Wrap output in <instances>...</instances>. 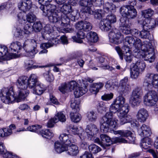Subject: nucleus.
Returning <instances> with one entry per match:
<instances>
[{"label":"nucleus","instance_id":"1","mask_svg":"<svg viewBox=\"0 0 158 158\" xmlns=\"http://www.w3.org/2000/svg\"><path fill=\"white\" fill-rule=\"evenodd\" d=\"M28 80L26 76H21L17 80L16 85L20 90L17 97L15 96L12 87L9 89L8 88L2 89L0 94L1 100L6 104H10L14 103L15 101L19 102L24 100L29 94V91L26 89L28 86Z\"/></svg>","mask_w":158,"mask_h":158},{"label":"nucleus","instance_id":"2","mask_svg":"<svg viewBox=\"0 0 158 158\" xmlns=\"http://www.w3.org/2000/svg\"><path fill=\"white\" fill-rule=\"evenodd\" d=\"M103 11L109 14L106 19L102 20L100 23V28L102 31H108L110 29L112 25L116 22V17L113 13L115 12V5L108 2L106 3L103 6Z\"/></svg>","mask_w":158,"mask_h":158},{"label":"nucleus","instance_id":"3","mask_svg":"<svg viewBox=\"0 0 158 158\" xmlns=\"http://www.w3.org/2000/svg\"><path fill=\"white\" fill-rule=\"evenodd\" d=\"M123 45L130 47V46H133L135 48V52L140 53L143 51L147 50L146 46L148 45L150 42L148 41H145L142 43L139 39L131 36L126 37L123 40Z\"/></svg>","mask_w":158,"mask_h":158},{"label":"nucleus","instance_id":"4","mask_svg":"<svg viewBox=\"0 0 158 158\" xmlns=\"http://www.w3.org/2000/svg\"><path fill=\"white\" fill-rule=\"evenodd\" d=\"M59 139L61 141L67 146H69L67 153L72 156H76L79 152L78 148L77 145L74 144L76 142V140L72 135L66 134L60 135Z\"/></svg>","mask_w":158,"mask_h":158},{"label":"nucleus","instance_id":"5","mask_svg":"<svg viewBox=\"0 0 158 158\" xmlns=\"http://www.w3.org/2000/svg\"><path fill=\"white\" fill-rule=\"evenodd\" d=\"M113 113L110 111L107 112L101 120V130L104 132H107L109 128H115L118 125V121L113 118Z\"/></svg>","mask_w":158,"mask_h":158},{"label":"nucleus","instance_id":"6","mask_svg":"<svg viewBox=\"0 0 158 158\" xmlns=\"http://www.w3.org/2000/svg\"><path fill=\"white\" fill-rule=\"evenodd\" d=\"M60 11L62 13L61 15L62 23L64 24L68 25L70 20L75 21L77 12L73 10L70 5H64L60 8Z\"/></svg>","mask_w":158,"mask_h":158},{"label":"nucleus","instance_id":"7","mask_svg":"<svg viewBox=\"0 0 158 158\" xmlns=\"http://www.w3.org/2000/svg\"><path fill=\"white\" fill-rule=\"evenodd\" d=\"M53 29L51 25H47L43 29L42 32V34L43 37L44 39H47L49 40H52V43L49 42L44 43L41 44L40 45V47L42 48H48L52 47L54 44H56V42L57 43L58 40L57 39H54L53 36Z\"/></svg>","mask_w":158,"mask_h":158},{"label":"nucleus","instance_id":"8","mask_svg":"<svg viewBox=\"0 0 158 158\" xmlns=\"http://www.w3.org/2000/svg\"><path fill=\"white\" fill-rule=\"evenodd\" d=\"M103 2L104 0H80L79 5L81 7L80 11L81 13L92 14L93 13V2L96 6H100Z\"/></svg>","mask_w":158,"mask_h":158},{"label":"nucleus","instance_id":"9","mask_svg":"<svg viewBox=\"0 0 158 158\" xmlns=\"http://www.w3.org/2000/svg\"><path fill=\"white\" fill-rule=\"evenodd\" d=\"M115 135L118 134L122 137L127 138L128 141L126 140L125 139L122 137H116L113 139V140L115 143H134L135 140V137L133 134L129 130H118L114 131Z\"/></svg>","mask_w":158,"mask_h":158},{"label":"nucleus","instance_id":"10","mask_svg":"<svg viewBox=\"0 0 158 158\" xmlns=\"http://www.w3.org/2000/svg\"><path fill=\"white\" fill-rule=\"evenodd\" d=\"M125 99L122 96L117 97L114 101L113 104L110 106V111L115 113L120 111L123 110L125 109H129L127 104H125Z\"/></svg>","mask_w":158,"mask_h":158},{"label":"nucleus","instance_id":"11","mask_svg":"<svg viewBox=\"0 0 158 158\" xmlns=\"http://www.w3.org/2000/svg\"><path fill=\"white\" fill-rule=\"evenodd\" d=\"M37 43L34 40H26L23 45V48L27 53L29 57L33 58L35 55L38 52L36 49Z\"/></svg>","mask_w":158,"mask_h":158},{"label":"nucleus","instance_id":"12","mask_svg":"<svg viewBox=\"0 0 158 158\" xmlns=\"http://www.w3.org/2000/svg\"><path fill=\"white\" fill-rule=\"evenodd\" d=\"M120 14L123 17L128 19H133L137 15V11L133 6L126 5L122 6L120 9Z\"/></svg>","mask_w":158,"mask_h":158},{"label":"nucleus","instance_id":"13","mask_svg":"<svg viewBox=\"0 0 158 158\" xmlns=\"http://www.w3.org/2000/svg\"><path fill=\"white\" fill-rule=\"evenodd\" d=\"M145 67L144 63L139 60L135 63H133L131 65V77L134 79H136L139 74L142 72Z\"/></svg>","mask_w":158,"mask_h":158},{"label":"nucleus","instance_id":"14","mask_svg":"<svg viewBox=\"0 0 158 158\" xmlns=\"http://www.w3.org/2000/svg\"><path fill=\"white\" fill-rule=\"evenodd\" d=\"M108 36L110 42L118 44L122 42L123 35L116 29H113L109 33Z\"/></svg>","mask_w":158,"mask_h":158},{"label":"nucleus","instance_id":"15","mask_svg":"<svg viewBox=\"0 0 158 158\" xmlns=\"http://www.w3.org/2000/svg\"><path fill=\"white\" fill-rule=\"evenodd\" d=\"M158 100L157 95L154 90L149 91L144 97V104L147 106H152Z\"/></svg>","mask_w":158,"mask_h":158},{"label":"nucleus","instance_id":"16","mask_svg":"<svg viewBox=\"0 0 158 158\" xmlns=\"http://www.w3.org/2000/svg\"><path fill=\"white\" fill-rule=\"evenodd\" d=\"M146 47L147 50L142 51L144 53L143 54H142V55L144 56L145 60L148 61L150 62H152L155 59L154 48L150 43L146 46Z\"/></svg>","mask_w":158,"mask_h":158},{"label":"nucleus","instance_id":"17","mask_svg":"<svg viewBox=\"0 0 158 158\" xmlns=\"http://www.w3.org/2000/svg\"><path fill=\"white\" fill-rule=\"evenodd\" d=\"M139 24L142 26L144 29L149 30L155 27L156 25H158V17L156 20L152 19H145L143 21L138 20Z\"/></svg>","mask_w":158,"mask_h":158},{"label":"nucleus","instance_id":"18","mask_svg":"<svg viewBox=\"0 0 158 158\" xmlns=\"http://www.w3.org/2000/svg\"><path fill=\"white\" fill-rule=\"evenodd\" d=\"M124 109L123 110L117 112V115L120 119V124L121 125L129 123L132 120L131 116L127 114L129 111V109Z\"/></svg>","mask_w":158,"mask_h":158},{"label":"nucleus","instance_id":"19","mask_svg":"<svg viewBox=\"0 0 158 158\" xmlns=\"http://www.w3.org/2000/svg\"><path fill=\"white\" fill-rule=\"evenodd\" d=\"M119 28L124 34H129L131 33V24L127 18H121L120 19Z\"/></svg>","mask_w":158,"mask_h":158},{"label":"nucleus","instance_id":"20","mask_svg":"<svg viewBox=\"0 0 158 158\" xmlns=\"http://www.w3.org/2000/svg\"><path fill=\"white\" fill-rule=\"evenodd\" d=\"M48 16V20L50 23L56 24H58L60 26L64 27H66L68 24H65L62 22L61 17L56 12L52 13H49V14L47 15Z\"/></svg>","mask_w":158,"mask_h":158},{"label":"nucleus","instance_id":"21","mask_svg":"<svg viewBox=\"0 0 158 158\" xmlns=\"http://www.w3.org/2000/svg\"><path fill=\"white\" fill-rule=\"evenodd\" d=\"M18 57V55L15 53H9L8 48L6 46L0 45V59L3 58L6 60H10Z\"/></svg>","mask_w":158,"mask_h":158},{"label":"nucleus","instance_id":"22","mask_svg":"<svg viewBox=\"0 0 158 158\" xmlns=\"http://www.w3.org/2000/svg\"><path fill=\"white\" fill-rule=\"evenodd\" d=\"M75 26L78 30H82L86 32L91 30L92 27V24L86 21L79 22L76 24Z\"/></svg>","mask_w":158,"mask_h":158},{"label":"nucleus","instance_id":"23","mask_svg":"<svg viewBox=\"0 0 158 158\" xmlns=\"http://www.w3.org/2000/svg\"><path fill=\"white\" fill-rule=\"evenodd\" d=\"M137 131L139 135L144 138L148 137L151 134L150 128L145 124H143L140 127L138 128Z\"/></svg>","mask_w":158,"mask_h":158},{"label":"nucleus","instance_id":"24","mask_svg":"<svg viewBox=\"0 0 158 158\" xmlns=\"http://www.w3.org/2000/svg\"><path fill=\"white\" fill-rule=\"evenodd\" d=\"M148 116V112L144 108H141L138 111L136 117L138 120L141 123L144 122Z\"/></svg>","mask_w":158,"mask_h":158},{"label":"nucleus","instance_id":"25","mask_svg":"<svg viewBox=\"0 0 158 158\" xmlns=\"http://www.w3.org/2000/svg\"><path fill=\"white\" fill-rule=\"evenodd\" d=\"M122 49L123 52L124 54V59L128 63H130L133 57L131 55V52L130 50V47L127 46H126L125 45H123L122 47Z\"/></svg>","mask_w":158,"mask_h":158},{"label":"nucleus","instance_id":"26","mask_svg":"<svg viewBox=\"0 0 158 158\" xmlns=\"http://www.w3.org/2000/svg\"><path fill=\"white\" fill-rule=\"evenodd\" d=\"M60 140L63 143H61L59 141H56L54 144L55 150L57 153H61L62 152L67 151L68 149L67 145H66Z\"/></svg>","mask_w":158,"mask_h":158},{"label":"nucleus","instance_id":"27","mask_svg":"<svg viewBox=\"0 0 158 158\" xmlns=\"http://www.w3.org/2000/svg\"><path fill=\"white\" fill-rule=\"evenodd\" d=\"M28 87L30 89H33L39 83L38 77L35 74H32L27 78Z\"/></svg>","mask_w":158,"mask_h":158},{"label":"nucleus","instance_id":"28","mask_svg":"<svg viewBox=\"0 0 158 158\" xmlns=\"http://www.w3.org/2000/svg\"><path fill=\"white\" fill-rule=\"evenodd\" d=\"M98 131L97 127L94 124H91L88 125L85 130L87 135L89 136H93L96 134Z\"/></svg>","mask_w":158,"mask_h":158},{"label":"nucleus","instance_id":"29","mask_svg":"<svg viewBox=\"0 0 158 158\" xmlns=\"http://www.w3.org/2000/svg\"><path fill=\"white\" fill-rule=\"evenodd\" d=\"M32 2L30 0H27L24 2L19 3L18 4V7L20 10L23 12L29 10L31 8Z\"/></svg>","mask_w":158,"mask_h":158},{"label":"nucleus","instance_id":"30","mask_svg":"<svg viewBox=\"0 0 158 158\" xmlns=\"http://www.w3.org/2000/svg\"><path fill=\"white\" fill-rule=\"evenodd\" d=\"M87 91L86 86L83 87L78 86L74 91L73 94L76 98H78L85 94Z\"/></svg>","mask_w":158,"mask_h":158},{"label":"nucleus","instance_id":"31","mask_svg":"<svg viewBox=\"0 0 158 158\" xmlns=\"http://www.w3.org/2000/svg\"><path fill=\"white\" fill-rule=\"evenodd\" d=\"M103 86V84L102 82H98L92 84L90 86L89 91L94 94H96Z\"/></svg>","mask_w":158,"mask_h":158},{"label":"nucleus","instance_id":"32","mask_svg":"<svg viewBox=\"0 0 158 158\" xmlns=\"http://www.w3.org/2000/svg\"><path fill=\"white\" fill-rule=\"evenodd\" d=\"M151 81H158V74H147L146 76L145 83L148 84V86L151 84Z\"/></svg>","mask_w":158,"mask_h":158},{"label":"nucleus","instance_id":"33","mask_svg":"<svg viewBox=\"0 0 158 158\" xmlns=\"http://www.w3.org/2000/svg\"><path fill=\"white\" fill-rule=\"evenodd\" d=\"M56 10V6L55 5L52 4H49L46 5V9L44 10V15L47 16L49 13H52L56 12H55Z\"/></svg>","mask_w":158,"mask_h":158},{"label":"nucleus","instance_id":"34","mask_svg":"<svg viewBox=\"0 0 158 158\" xmlns=\"http://www.w3.org/2000/svg\"><path fill=\"white\" fill-rule=\"evenodd\" d=\"M130 90L129 85H119L117 89L118 92L121 94L126 95L129 93Z\"/></svg>","mask_w":158,"mask_h":158},{"label":"nucleus","instance_id":"35","mask_svg":"<svg viewBox=\"0 0 158 158\" xmlns=\"http://www.w3.org/2000/svg\"><path fill=\"white\" fill-rule=\"evenodd\" d=\"M87 38L89 42L94 43L96 42L98 40L97 34L94 32L90 31L87 34Z\"/></svg>","mask_w":158,"mask_h":158},{"label":"nucleus","instance_id":"36","mask_svg":"<svg viewBox=\"0 0 158 158\" xmlns=\"http://www.w3.org/2000/svg\"><path fill=\"white\" fill-rule=\"evenodd\" d=\"M70 130L72 132V133L74 135H77L79 137L85 134L83 129L81 127L79 128L75 126H69Z\"/></svg>","mask_w":158,"mask_h":158},{"label":"nucleus","instance_id":"37","mask_svg":"<svg viewBox=\"0 0 158 158\" xmlns=\"http://www.w3.org/2000/svg\"><path fill=\"white\" fill-rule=\"evenodd\" d=\"M45 89L43 85L39 83L33 89V93L37 95H41L43 93Z\"/></svg>","mask_w":158,"mask_h":158},{"label":"nucleus","instance_id":"38","mask_svg":"<svg viewBox=\"0 0 158 158\" xmlns=\"http://www.w3.org/2000/svg\"><path fill=\"white\" fill-rule=\"evenodd\" d=\"M78 32L77 36H74L72 37V39L75 41L79 43H81L83 41L81 40L84 39L85 35L84 33L82 32L81 30H79Z\"/></svg>","mask_w":158,"mask_h":158},{"label":"nucleus","instance_id":"39","mask_svg":"<svg viewBox=\"0 0 158 158\" xmlns=\"http://www.w3.org/2000/svg\"><path fill=\"white\" fill-rule=\"evenodd\" d=\"M22 45L20 42L16 41L10 44V48L12 52H19V50L22 48Z\"/></svg>","mask_w":158,"mask_h":158},{"label":"nucleus","instance_id":"40","mask_svg":"<svg viewBox=\"0 0 158 158\" xmlns=\"http://www.w3.org/2000/svg\"><path fill=\"white\" fill-rule=\"evenodd\" d=\"M100 137L102 144L109 146L112 144L111 138L109 136L105 134H101Z\"/></svg>","mask_w":158,"mask_h":158},{"label":"nucleus","instance_id":"41","mask_svg":"<svg viewBox=\"0 0 158 158\" xmlns=\"http://www.w3.org/2000/svg\"><path fill=\"white\" fill-rule=\"evenodd\" d=\"M142 15L146 19H150L154 13L153 10L151 8L143 10L141 11Z\"/></svg>","mask_w":158,"mask_h":158},{"label":"nucleus","instance_id":"42","mask_svg":"<svg viewBox=\"0 0 158 158\" xmlns=\"http://www.w3.org/2000/svg\"><path fill=\"white\" fill-rule=\"evenodd\" d=\"M151 140L148 137L144 138L141 140V146L144 149H147L150 147Z\"/></svg>","mask_w":158,"mask_h":158},{"label":"nucleus","instance_id":"43","mask_svg":"<svg viewBox=\"0 0 158 158\" xmlns=\"http://www.w3.org/2000/svg\"><path fill=\"white\" fill-rule=\"evenodd\" d=\"M70 114L72 121L74 123H77L79 122L81 118V115L78 113L71 112Z\"/></svg>","mask_w":158,"mask_h":158},{"label":"nucleus","instance_id":"44","mask_svg":"<svg viewBox=\"0 0 158 158\" xmlns=\"http://www.w3.org/2000/svg\"><path fill=\"white\" fill-rule=\"evenodd\" d=\"M97 109L98 111L102 113L103 111H106L107 110V108L103 102H98L97 105Z\"/></svg>","mask_w":158,"mask_h":158},{"label":"nucleus","instance_id":"45","mask_svg":"<svg viewBox=\"0 0 158 158\" xmlns=\"http://www.w3.org/2000/svg\"><path fill=\"white\" fill-rule=\"evenodd\" d=\"M71 107L74 111L78 112L79 111V102L77 100H72L71 102Z\"/></svg>","mask_w":158,"mask_h":158},{"label":"nucleus","instance_id":"46","mask_svg":"<svg viewBox=\"0 0 158 158\" xmlns=\"http://www.w3.org/2000/svg\"><path fill=\"white\" fill-rule=\"evenodd\" d=\"M40 134L43 137L49 139L52 138L53 136V133L50 131L48 129L42 130Z\"/></svg>","mask_w":158,"mask_h":158},{"label":"nucleus","instance_id":"47","mask_svg":"<svg viewBox=\"0 0 158 158\" xmlns=\"http://www.w3.org/2000/svg\"><path fill=\"white\" fill-rule=\"evenodd\" d=\"M11 135V131L6 128L0 129V137H5Z\"/></svg>","mask_w":158,"mask_h":158},{"label":"nucleus","instance_id":"48","mask_svg":"<svg viewBox=\"0 0 158 158\" xmlns=\"http://www.w3.org/2000/svg\"><path fill=\"white\" fill-rule=\"evenodd\" d=\"M142 92L141 88L140 87H136L133 90L131 96L142 98Z\"/></svg>","mask_w":158,"mask_h":158},{"label":"nucleus","instance_id":"49","mask_svg":"<svg viewBox=\"0 0 158 158\" xmlns=\"http://www.w3.org/2000/svg\"><path fill=\"white\" fill-rule=\"evenodd\" d=\"M67 83L64 82L61 84L59 87V90L63 94L69 92Z\"/></svg>","mask_w":158,"mask_h":158},{"label":"nucleus","instance_id":"50","mask_svg":"<svg viewBox=\"0 0 158 158\" xmlns=\"http://www.w3.org/2000/svg\"><path fill=\"white\" fill-rule=\"evenodd\" d=\"M117 83L116 82H114L112 80H109L106 82L105 87L107 89L112 90L116 86Z\"/></svg>","mask_w":158,"mask_h":158},{"label":"nucleus","instance_id":"51","mask_svg":"<svg viewBox=\"0 0 158 158\" xmlns=\"http://www.w3.org/2000/svg\"><path fill=\"white\" fill-rule=\"evenodd\" d=\"M87 117L90 121L93 122L96 120L97 116L94 111H91L87 113Z\"/></svg>","mask_w":158,"mask_h":158},{"label":"nucleus","instance_id":"52","mask_svg":"<svg viewBox=\"0 0 158 158\" xmlns=\"http://www.w3.org/2000/svg\"><path fill=\"white\" fill-rule=\"evenodd\" d=\"M141 98L131 96L130 100V103L134 106L138 105L141 101Z\"/></svg>","mask_w":158,"mask_h":158},{"label":"nucleus","instance_id":"53","mask_svg":"<svg viewBox=\"0 0 158 158\" xmlns=\"http://www.w3.org/2000/svg\"><path fill=\"white\" fill-rule=\"evenodd\" d=\"M89 151L93 153H97L101 151L100 147L94 144H92L88 146Z\"/></svg>","mask_w":158,"mask_h":158},{"label":"nucleus","instance_id":"54","mask_svg":"<svg viewBox=\"0 0 158 158\" xmlns=\"http://www.w3.org/2000/svg\"><path fill=\"white\" fill-rule=\"evenodd\" d=\"M103 10L101 9L95 10L94 12L92 14H94V17L97 19H100L105 14H103Z\"/></svg>","mask_w":158,"mask_h":158},{"label":"nucleus","instance_id":"55","mask_svg":"<svg viewBox=\"0 0 158 158\" xmlns=\"http://www.w3.org/2000/svg\"><path fill=\"white\" fill-rule=\"evenodd\" d=\"M148 30L147 29L142 30L141 31H140V35L139 37H140L141 38L143 39H149L150 36V33L148 31Z\"/></svg>","mask_w":158,"mask_h":158},{"label":"nucleus","instance_id":"56","mask_svg":"<svg viewBox=\"0 0 158 158\" xmlns=\"http://www.w3.org/2000/svg\"><path fill=\"white\" fill-rule=\"evenodd\" d=\"M69 92H71L73 90H74L77 87L78 83L74 81H71L67 83Z\"/></svg>","mask_w":158,"mask_h":158},{"label":"nucleus","instance_id":"57","mask_svg":"<svg viewBox=\"0 0 158 158\" xmlns=\"http://www.w3.org/2000/svg\"><path fill=\"white\" fill-rule=\"evenodd\" d=\"M36 17L32 12L28 13L26 15L27 21L30 23H32L36 20Z\"/></svg>","mask_w":158,"mask_h":158},{"label":"nucleus","instance_id":"58","mask_svg":"<svg viewBox=\"0 0 158 158\" xmlns=\"http://www.w3.org/2000/svg\"><path fill=\"white\" fill-rule=\"evenodd\" d=\"M54 117L58 119V121L63 122L65 121L66 118L65 115L61 112L57 113L54 116Z\"/></svg>","mask_w":158,"mask_h":158},{"label":"nucleus","instance_id":"59","mask_svg":"<svg viewBox=\"0 0 158 158\" xmlns=\"http://www.w3.org/2000/svg\"><path fill=\"white\" fill-rule=\"evenodd\" d=\"M43 76L45 79L49 82H51L54 80V78L53 75L49 71L44 73L43 74Z\"/></svg>","mask_w":158,"mask_h":158},{"label":"nucleus","instance_id":"60","mask_svg":"<svg viewBox=\"0 0 158 158\" xmlns=\"http://www.w3.org/2000/svg\"><path fill=\"white\" fill-rule=\"evenodd\" d=\"M25 12L19 13L17 15L18 21L21 24L25 23L26 22V20L25 19L24 16H25Z\"/></svg>","mask_w":158,"mask_h":158},{"label":"nucleus","instance_id":"61","mask_svg":"<svg viewBox=\"0 0 158 158\" xmlns=\"http://www.w3.org/2000/svg\"><path fill=\"white\" fill-rule=\"evenodd\" d=\"M32 27L35 31H40L42 27V26L41 23L38 21L35 23Z\"/></svg>","mask_w":158,"mask_h":158},{"label":"nucleus","instance_id":"62","mask_svg":"<svg viewBox=\"0 0 158 158\" xmlns=\"http://www.w3.org/2000/svg\"><path fill=\"white\" fill-rule=\"evenodd\" d=\"M33 31V28L31 25L29 24L25 25L24 27L23 32L24 34H29Z\"/></svg>","mask_w":158,"mask_h":158},{"label":"nucleus","instance_id":"63","mask_svg":"<svg viewBox=\"0 0 158 158\" xmlns=\"http://www.w3.org/2000/svg\"><path fill=\"white\" fill-rule=\"evenodd\" d=\"M80 138V142L79 143V144L81 147L83 148H86L87 146L86 143L84 139L85 138V134H83L81 136L80 135L79 137Z\"/></svg>","mask_w":158,"mask_h":158},{"label":"nucleus","instance_id":"64","mask_svg":"<svg viewBox=\"0 0 158 158\" xmlns=\"http://www.w3.org/2000/svg\"><path fill=\"white\" fill-rule=\"evenodd\" d=\"M114 94L112 93L105 94L101 97V99L104 101H108L113 98Z\"/></svg>","mask_w":158,"mask_h":158}]
</instances>
